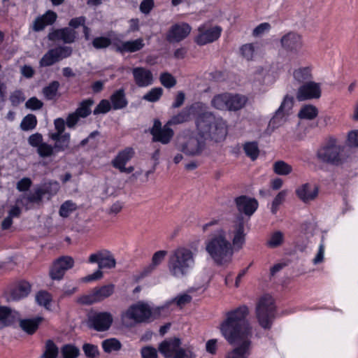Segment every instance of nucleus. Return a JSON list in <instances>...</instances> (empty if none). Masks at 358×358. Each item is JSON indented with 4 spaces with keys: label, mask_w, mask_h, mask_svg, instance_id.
Returning a JSON list of instances; mask_svg holds the SVG:
<instances>
[{
    "label": "nucleus",
    "mask_w": 358,
    "mask_h": 358,
    "mask_svg": "<svg viewBox=\"0 0 358 358\" xmlns=\"http://www.w3.org/2000/svg\"><path fill=\"white\" fill-rule=\"evenodd\" d=\"M248 308L241 306L227 313L226 320L220 327L222 336L231 345H234L226 358H248L251 350L252 327L246 317Z\"/></svg>",
    "instance_id": "obj_1"
},
{
    "label": "nucleus",
    "mask_w": 358,
    "mask_h": 358,
    "mask_svg": "<svg viewBox=\"0 0 358 358\" xmlns=\"http://www.w3.org/2000/svg\"><path fill=\"white\" fill-rule=\"evenodd\" d=\"M229 233L232 236V243L227 238V233L220 229L212 234L210 238L206 242V250L220 265L231 262L234 248L239 250L245 243L244 222L242 218L238 219L232 225Z\"/></svg>",
    "instance_id": "obj_2"
},
{
    "label": "nucleus",
    "mask_w": 358,
    "mask_h": 358,
    "mask_svg": "<svg viewBox=\"0 0 358 358\" xmlns=\"http://www.w3.org/2000/svg\"><path fill=\"white\" fill-rule=\"evenodd\" d=\"M195 127L198 136L206 141L208 140L220 142L227 135L226 121L220 116L215 115L213 112L207 110L206 107L195 117Z\"/></svg>",
    "instance_id": "obj_3"
},
{
    "label": "nucleus",
    "mask_w": 358,
    "mask_h": 358,
    "mask_svg": "<svg viewBox=\"0 0 358 358\" xmlns=\"http://www.w3.org/2000/svg\"><path fill=\"white\" fill-rule=\"evenodd\" d=\"M194 254L190 249L179 247L173 250L169 257V273L175 278H182L187 275L194 265Z\"/></svg>",
    "instance_id": "obj_4"
},
{
    "label": "nucleus",
    "mask_w": 358,
    "mask_h": 358,
    "mask_svg": "<svg viewBox=\"0 0 358 358\" xmlns=\"http://www.w3.org/2000/svg\"><path fill=\"white\" fill-rule=\"evenodd\" d=\"M154 318L153 308L149 304L142 301L130 306L121 316L123 324L127 327L148 322Z\"/></svg>",
    "instance_id": "obj_5"
},
{
    "label": "nucleus",
    "mask_w": 358,
    "mask_h": 358,
    "mask_svg": "<svg viewBox=\"0 0 358 358\" xmlns=\"http://www.w3.org/2000/svg\"><path fill=\"white\" fill-rule=\"evenodd\" d=\"M176 148L189 157L201 155L206 146V141L198 136L187 131L178 134L176 141Z\"/></svg>",
    "instance_id": "obj_6"
},
{
    "label": "nucleus",
    "mask_w": 358,
    "mask_h": 358,
    "mask_svg": "<svg viewBox=\"0 0 358 358\" xmlns=\"http://www.w3.org/2000/svg\"><path fill=\"white\" fill-rule=\"evenodd\" d=\"M345 147L336 138H330L317 150V159L327 164L333 165L342 164L345 161Z\"/></svg>",
    "instance_id": "obj_7"
},
{
    "label": "nucleus",
    "mask_w": 358,
    "mask_h": 358,
    "mask_svg": "<svg viewBox=\"0 0 358 358\" xmlns=\"http://www.w3.org/2000/svg\"><path fill=\"white\" fill-rule=\"evenodd\" d=\"M248 102V97L243 94L224 92L215 95L210 101L211 106L218 110L237 111Z\"/></svg>",
    "instance_id": "obj_8"
},
{
    "label": "nucleus",
    "mask_w": 358,
    "mask_h": 358,
    "mask_svg": "<svg viewBox=\"0 0 358 358\" xmlns=\"http://www.w3.org/2000/svg\"><path fill=\"white\" fill-rule=\"evenodd\" d=\"M273 299L268 294L262 296L256 306V317L264 329H270L275 317Z\"/></svg>",
    "instance_id": "obj_9"
},
{
    "label": "nucleus",
    "mask_w": 358,
    "mask_h": 358,
    "mask_svg": "<svg viewBox=\"0 0 358 358\" xmlns=\"http://www.w3.org/2000/svg\"><path fill=\"white\" fill-rule=\"evenodd\" d=\"M178 338H171L162 341L159 346V352L166 358H193L192 349L181 348Z\"/></svg>",
    "instance_id": "obj_10"
},
{
    "label": "nucleus",
    "mask_w": 358,
    "mask_h": 358,
    "mask_svg": "<svg viewBox=\"0 0 358 358\" xmlns=\"http://www.w3.org/2000/svg\"><path fill=\"white\" fill-rule=\"evenodd\" d=\"M73 50L71 47L60 45L49 50L40 59L41 67L50 66L59 61L71 55Z\"/></svg>",
    "instance_id": "obj_11"
},
{
    "label": "nucleus",
    "mask_w": 358,
    "mask_h": 358,
    "mask_svg": "<svg viewBox=\"0 0 358 358\" xmlns=\"http://www.w3.org/2000/svg\"><path fill=\"white\" fill-rule=\"evenodd\" d=\"M113 321V315L108 312H94L88 315V327L97 331L108 330Z\"/></svg>",
    "instance_id": "obj_12"
},
{
    "label": "nucleus",
    "mask_w": 358,
    "mask_h": 358,
    "mask_svg": "<svg viewBox=\"0 0 358 358\" xmlns=\"http://www.w3.org/2000/svg\"><path fill=\"white\" fill-rule=\"evenodd\" d=\"M166 122L163 127L159 120H155L150 134L152 136L153 142H159L164 145L169 143L174 136L173 130Z\"/></svg>",
    "instance_id": "obj_13"
},
{
    "label": "nucleus",
    "mask_w": 358,
    "mask_h": 358,
    "mask_svg": "<svg viewBox=\"0 0 358 358\" xmlns=\"http://www.w3.org/2000/svg\"><path fill=\"white\" fill-rule=\"evenodd\" d=\"M90 263H97L99 270L103 268H114L116 266V260L111 252L107 250L98 251L90 255L89 257Z\"/></svg>",
    "instance_id": "obj_14"
},
{
    "label": "nucleus",
    "mask_w": 358,
    "mask_h": 358,
    "mask_svg": "<svg viewBox=\"0 0 358 358\" xmlns=\"http://www.w3.org/2000/svg\"><path fill=\"white\" fill-rule=\"evenodd\" d=\"M206 108V105L201 102H196L190 106L184 108L178 114L172 116L167 122L170 125H176L189 122L193 112L202 111Z\"/></svg>",
    "instance_id": "obj_15"
},
{
    "label": "nucleus",
    "mask_w": 358,
    "mask_h": 358,
    "mask_svg": "<svg viewBox=\"0 0 358 358\" xmlns=\"http://www.w3.org/2000/svg\"><path fill=\"white\" fill-rule=\"evenodd\" d=\"M74 266V259L70 256H63L58 258L53 263L50 271V275L53 280H61L65 272L73 268Z\"/></svg>",
    "instance_id": "obj_16"
},
{
    "label": "nucleus",
    "mask_w": 358,
    "mask_h": 358,
    "mask_svg": "<svg viewBox=\"0 0 358 358\" xmlns=\"http://www.w3.org/2000/svg\"><path fill=\"white\" fill-rule=\"evenodd\" d=\"M321 96L320 84L310 81L301 85L296 92V99L299 101L318 99Z\"/></svg>",
    "instance_id": "obj_17"
},
{
    "label": "nucleus",
    "mask_w": 358,
    "mask_h": 358,
    "mask_svg": "<svg viewBox=\"0 0 358 358\" xmlns=\"http://www.w3.org/2000/svg\"><path fill=\"white\" fill-rule=\"evenodd\" d=\"M198 31L199 34L195 38V42L199 45H203L218 39L222 28L219 26L207 28L203 25L199 27Z\"/></svg>",
    "instance_id": "obj_18"
},
{
    "label": "nucleus",
    "mask_w": 358,
    "mask_h": 358,
    "mask_svg": "<svg viewBox=\"0 0 358 358\" xmlns=\"http://www.w3.org/2000/svg\"><path fill=\"white\" fill-rule=\"evenodd\" d=\"M134 151L131 148H127L120 152L112 161L113 166L122 173H130L134 171L133 166L125 167L126 164L133 157Z\"/></svg>",
    "instance_id": "obj_19"
},
{
    "label": "nucleus",
    "mask_w": 358,
    "mask_h": 358,
    "mask_svg": "<svg viewBox=\"0 0 358 358\" xmlns=\"http://www.w3.org/2000/svg\"><path fill=\"white\" fill-rule=\"evenodd\" d=\"M280 44L285 50L296 52L303 47V41L299 34L290 31L281 38Z\"/></svg>",
    "instance_id": "obj_20"
},
{
    "label": "nucleus",
    "mask_w": 358,
    "mask_h": 358,
    "mask_svg": "<svg viewBox=\"0 0 358 358\" xmlns=\"http://www.w3.org/2000/svg\"><path fill=\"white\" fill-rule=\"evenodd\" d=\"M131 73L136 85L139 87H146L153 83L152 73L145 67H135L131 69Z\"/></svg>",
    "instance_id": "obj_21"
},
{
    "label": "nucleus",
    "mask_w": 358,
    "mask_h": 358,
    "mask_svg": "<svg viewBox=\"0 0 358 358\" xmlns=\"http://www.w3.org/2000/svg\"><path fill=\"white\" fill-rule=\"evenodd\" d=\"M77 31L70 27L54 29L48 34V38L52 41H62L64 43H72L77 38Z\"/></svg>",
    "instance_id": "obj_22"
},
{
    "label": "nucleus",
    "mask_w": 358,
    "mask_h": 358,
    "mask_svg": "<svg viewBox=\"0 0 358 358\" xmlns=\"http://www.w3.org/2000/svg\"><path fill=\"white\" fill-rule=\"evenodd\" d=\"M191 27L186 23L173 25L169 31L166 38L171 43L180 42L190 33Z\"/></svg>",
    "instance_id": "obj_23"
},
{
    "label": "nucleus",
    "mask_w": 358,
    "mask_h": 358,
    "mask_svg": "<svg viewBox=\"0 0 358 358\" xmlns=\"http://www.w3.org/2000/svg\"><path fill=\"white\" fill-rule=\"evenodd\" d=\"M57 18V15L52 10H48L43 15L37 17L32 23L31 29L34 31H40L48 25H52Z\"/></svg>",
    "instance_id": "obj_24"
},
{
    "label": "nucleus",
    "mask_w": 358,
    "mask_h": 358,
    "mask_svg": "<svg viewBox=\"0 0 358 358\" xmlns=\"http://www.w3.org/2000/svg\"><path fill=\"white\" fill-rule=\"evenodd\" d=\"M236 203L239 212L246 215H252L258 207V202L256 199L241 196L236 199Z\"/></svg>",
    "instance_id": "obj_25"
},
{
    "label": "nucleus",
    "mask_w": 358,
    "mask_h": 358,
    "mask_svg": "<svg viewBox=\"0 0 358 358\" xmlns=\"http://www.w3.org/2000/svg\"><path fill=\"white\" fill-rule=\"evenodd\" d=\"M296 194L304 203L314 200L318 194V188L312 184L305 183L296 189Z\"/></svg>",
    "instance_id": "obj_26"
},
{
    "label": "nucleus",
    "mask_w": 358,
    "mask_h": 358,
    "mask_svg": "<svg viewBox=\"0 0 358 358\" xmlns=\"http://www.w3.org/2000/svg\"><path fill=\"white\" fill-rule=\"evenodd\" d=\"M294 99L292 96L285 95L279 108L276 110L271 122L275 123L276 121H284V118L287 116L294 106Z\"/></svg>",
    "instance_id": "obj_27"
},
{
    "label": "nucleus",
    "mask_w": 358,
    "mask_h": 358,
    "mask_svg": "<svg viewBox=\"0 0 358 358\" xmlns=\"http://www.w3.org/2000/svg\"><path fill=\"white\" fill-rule=\"evenodd\" d=\"M114 286L113 285H104L99 289H95L89 296L90 299L87 303H92L101 301L113 294Z\"/></svg>",
    "instance_id": "obj_28"
},
{
    "label": "nucleus",
    "mask_w": 358,
    "mask_h": 358,
    "mask_svg": "<svg viewBox=\"0 0 358 358\" xmlns=\"http://www.w3.org/2000/svg\"><path fill=\"white\" fill-rule=\"evenodd\" d=\"M166 255L167 251L166 250H159L155 252L152 257L151 263L143 269L141 273V276L144 277L152 273L162 263Z\"/></svg>",
    "instance_id": "obj_29"
},
{
    "label": "nucleus",
    "mask_w": 358,
    "mask_h": 358,
    "mask_svg": "<svg viewBox=\"0 0 358 358\" xmlns=\"http://www.w3.org/2000/svg\"><path fill=\"white\" fill-rule=\"evenodd\" d=\"M143 38H137L134 41H127L117 46V51L120 52H134L141 50L144 47Z\"/></svg>",
    "instance_id": "obj_30"
},
{
    "label": "nucleus",
    "mask_w": 358,
    "mask_h": 358,
    "mask_svg": "<svg viewBox=\"0 0 358 358\" xmlns=\"http://www.w3.org/2000/svg\"><path fill=\"white\" fill-rule=\"evenodd\" d=\"M43 321L42 317H36L31 319H24L20 321V327L29 334H33L38 328L39 324Z\"/></svg>",
    "instance_id": "obj_31"
},
{
    "label": "nucleus",
    "mask_w": 358,
    "mask_h": 358,
    "mask_svg": "<svg viewBox=\"0 0 358 358\" xmlns=\"http://www.w3.org/2000/svg\"><path fill=\"white\" fill-rule=\"evenodd\" d=\"M112 108L114 110H119L125 108L128 101L125 97L124 90L120 89L115 91L110 96Z\"/></svg>",
    "instance_id": "obj_32"
},
{
    "label": "nucleus",
    "mask_w": 358,
    "mask_h": 358,
    "mask_svg": "<svg viewBox=\"0 0 358 358\" xmlns=\"http://www.w3.org/2000/svg\"><path fill=\"white\" fill-rule=\"evenodd\" d=\"M260 48L258 43H246L241 46V52L247 60H252L260 52Z\"/></svg>",
    "instance_id": "obj_33"
},
{
    "label": "nucleus",
    "mask_w": 358,
    "mask_h": 358,
    "mask_svg": "<svg viewBox=\"0 0 358 358\" xmlns=\"http://www.w3.org/2000/svg\"><path fill=\"white\" fill-rule=\"evenodd\" d=\"M293 77L298 83H306L312 78V69L310 66L298 68L294 71Z\"/></svg>",
    "instance_id": "obj_34"
},
{
    "label": "nucleus",
    "mask_w": 358,
    "mask_h": 358,
    "mask_svg": "<svg viewBox=\"0 0 358 358\" xmlns=\"http://www.w3.org/2000/svg\"><path fill=\"white\" fill-rule=\"evenodd\" d=\"M318 115V109L313 105L307 104L303 106L298 113L300 119L312 120Z\"/></svg>",
    "instance_id": "obj_35"
},
{
    "label": "nucleus",
    "mask_w": 358,
    "mask_h": 358,
    "mask_svg": "<svg viewBox=\"0 0 358 358\" xmlns=\"http://www.w3.org/2000/svg\"><path fill=\"white\" fill-rule=\"evenodd\" d=\"M31 290V286L27 282H20L11 293V297L13 300H19L27 296Z\"/></svg>",
    "instance_id": "obj_36"
},
{
    "label": "nucleus",
    "mask_w": 358,
    "mask_h": 358,
    "mask_svg": "<svg viewBox=\"0 0 358 358\" xmlns=\"http://www.w3.org/2000/svg\"><path fill=\"white\" fill-rule=\"evenodd\" d=\"M59 354V349L55 343L48 340L45 343V350L41 358H57Z\"/></svg>",
    "instance_id": "obj_37"
},
{
    "label": "nucleus",
    "mask_w": 358,
    "mask_h": 358,
    "mask_svg": "<svg viewBox=\"0 0 358 358\" xmlns=\"http://www.w3.org/2000/svg\"><path fill=\"white\" fill-rule=\"evenodd\" d=\"M163 92L164 90L162 87L152 88L143 96V99L151 103L157 102L161 99Z\"/></svg>",
    "instance_id": "obj_38"
},
{
    "label": "nucleus",
    "mask_w": 358,
    "mask_h": 358,
    "mask_svg": "<svg viewBox=\"0 0 358 358\" xmlns=\"http://www.w3.org/2000/svg\"><path fill=\"white\" fill-rule=\"evenodd\" d=\"M102 348L107 353H110L114 351H118L121 349L122 344L116 338H109L102 341Z\"/></svg>",
    "instance_id": "obj_39"
},
{
    "label": "nucleus",
    "mask_w": 358,
    "mask_h": 358,
    "mask_svg": "<svg viewBox=\"0 0 358 358\" xmlns=\"http://www.w3.org/2000/svg\"><path fill=\"white\" fill-rule=\"evenodd\" d=\"M274 172L280 176H287L292 171V167L284 161H277L273 164Z\"/></svg>",
    "instance_id": "obj_40"
},
{
    "label": "nucleus",
    "mask_w": 358,
    "mask_h": 358,
    "mask_svg": "<svg viewBox=\"0 0 358 358\" xmlns=\"http://www.w3.org/2000/svg\"><path fill=\"white\" fill-rule=\"evenodd\" d=\"M62 358H77L80 355V350L71 344L64 345L61 348Z\"/></svg>",
    "instance_id": "obj_41"
},
{
    "label": "nucleus",
    "mask_w": 358,
    "mask_h": 358,
    "mask_svg": "<svg viewBox=\"0 0 358 358\" xmlns=\"http://www.w3.org/2000/svg\"><path fill=\"white\" fill-rule=\"evenodd\" d=\"M283 241L284 234L280 231H276L271 234L266 244L271 248H275L280 246Z\"/></svg>",
    "instance_id": "obj_42"
},
{
    "label": "nucleus",
    "mask_w": 358,
    "mask_h": 358,
    "mask_svg": "<svg viewBox=\"0 0 358 358\" xmlns=\"http://www.w3.org/2000/svg\"><path fill=\"white\" fill-rule=\"evenodd\" d=\"M37 124L36 117L33 114L26 115L20 123V128L23 131L34 129Z\"/></svg>",
    "instance_id": "obj_43"
},
{
    "label": "nucleus",
    "mask_w": 358,
    "mask_h": 358,
    "mask_svg": "<svg viewBox=\"0 0 358 358\" xmlns=\"http://www.w3.org/2000/svg\"><path fill=\"white\" fill-rule=\"evenodd\" d=\"M59 87V83L58 81H52L48 86L43 89V93L44 96L48 99H53L58 91V88Z\"/></svg>",
    "instance_id": "obj_44"
},
{
    "label": "nucleus",
    "mask_w": 358,
    "mask_h": 358,
    "mask_svg": "<svg viewBox=\"0 0 358 358\" xmlns=\"http://www.w3.org/2000/svg\"><path fill=\"white\" fill-rule=\"evenodd\" d=\"M244 151L252 160H255L259 156V150L256 142H248L243 146Z\"/></svg>",
    "instance_id": "obj_45"
},
{
    "label": "nucleus",
    "mask_w": 358,
    "mask_h": 358,
    "mask_svg": "<svg viewBox=\"0 0 358 358\" xmlns=\"http://www.w3.org/2000/svg\"><path fill=\"white\" fill-rule=\"evenodd\" d=\"M94 103L92 99H87L80 103L76 112L80 117H86L91 113L90 107Z\"/></svg>",
    "instance_id": "obj_46"
},
{
    "label": "nucleus",
    "mask_w": 358,
    "mask_h": 358,
    "mask_svg": "<svg viewBox=\"0 0 358 358\" xmlns=\"http://www.w3.org/2000/svg\"><path fill=\"white\" fill-rule=\"evenodd\" d=\"M76 208L77 205L75 203L71 201H66L62 204L59 208V215L63 217H67Z\"/></svg>",
    "instance_id": "obj_47"
},
{
    "label": "nucleus",
    "mask_w": 358,
    "mask_h": 358,
    "mask_svg": "<svg viewBox=\"0 0 358 358\" xmlns=\"http://www.w3.org/2000/svg\"><path fill=\"white\" fill-rule=\"evenodd\" d=\"M159 80L162 85L166 88H171L176 85V78L169 73L165 72L160 75Z\"/></svg>",
    "instance_id": "obj_48"
},
{
    "label": "nucleus",
    "mask_w": 358,
    "mask_h": 358,
    "mask_svg": "<svg viewBox=\"0 0 358 358\" xmlns=\"http://www.w3.org/2000/svg\"><path fill=\"white\" fill-rule=\"evenodd\" d=\"M70 143V134L66 133L55 142L54 148L58 151H63L69 148Z\"/></svg>",
    "instance_id": "obj_49"
},
{
    "label": "nucleus",
    "mask_w": 358,
    "mask_h": 358,
    "mask_svg": "<svg viewBox=\"0 0 358 358\" xmlns=\"http://www.w3.org/2000/svg\"><path fill=\"white\" fill-rule=\"evenodd\" d=\"M54 147L46 143H43L38 148L37 152L41 157H50L54 153Z\"/></svg>",
    "instance_id": "obj_50"
},
{
    "label": "nucleus",
    "mask_w": 358,
    "mask_h": 358,
    "mask_svg": "<svg viewBox=\"0 0 358 358\" xmlns=\"http://www.w3.org/2000/svg\"><path fill=\"white\" fill-rule=\"evenodd\" d=\"M36 300L39 305L48 308V306L50 304L52 298L48 292L41 291L36 294Z\"/></svg>",
    "instance_id": "obj_51"
},
{
    "label": "nucleus",
    "mask_w": 358,
    "mask_h": 358,
    "mask_svg": "<svg viewBox=\"0 0 358 358\" xmlns=\"http://www.w3.org/2000/svg\"><path fill=\"white\" fill-rule=\"evenodd\" d=\"M112 108V106L109 101L106 99L101 100L99 103L94 108L93 113L94 115H98L100 113H108Z\"/></svg>",
    "instance_id": "obj_52"
},
{
    "label": "nucleus",
    "mask_w": 358,
    "mask_h": 358,
    "mask_svg": "<svg viewBox=\"0 0 358 358\" xmlns=\"http://www.w3.org/2000/svg\"><path fill=\"white\" fill-rule=\"evenodd\" d=\"M60 188L59 184L57 181H51L47 184H45L43 187L41 188L44 191V194H48L50 195H55L57 193Z\"/></svg>",
    "instance_id": "obj_53"
},
{
    "label": "nucleus",
    "mask_w": 358,
    "mask_h": 358,
    "mask_svg": "<svg viewBox=\"0 0 358 358\" xmlns=\"http://www.w3.org/2000/svg\"><path fill=\"white\" fill-rule=\"evenodd\" d=\"M287 195V191L282 190L280 192L272 202L271 212L275 214L277 212L278 206L283 202Z\"/></svg>",
    "instance_id": "obj_54"
},
{
    "label": "nucleus",
    "mask_w": 358,
    "mask_h": 358,
    "mask_svg": "<svg viewBox=\"0 0 358 358\" xmlns=\"http://www.w3.org/2000/svg\"><path fill=\"white\" fill-rule=\"evenodd\" d=\"M83 350L85 355L88 357L94 358L99 354L97 346L90 343L84 344Z\"/></svg>",
    "instance_id": "obj_55"
},
{
    "label": "nucleus",
    "mask_w": 358,
    "mask_h": 358,
    "mask_svg": "<svg viewBox=\"0 0 358 358\" xmlns=\"http://www.w3.org/2000/svg\"><path fill=\"white\" fill-rule=\"evenodd\" d=\"M111 43L110 40L106 37H96L92 41L93 46L96 49L106 48Z\"/></svg>",
    "instance_id": "obj_56"
},
{
    "label": "nucleus",
    "mask_w": 358,
    "mask_h": 358,
    "mask_svg": "<svg viewBox=\"0 0 358 358\" xmlns=\"http://www.w3.org/2000/svg\"><path fill=\"white\" fill-rule=\"evenodd\" d=\"M44 195V191L41 188H38L34 193L29 194L26 199L29 203H38L42 200Z\"/></svg>",
    "instance_id": "obj_57"
},
{
    "label": "nucleus",
    "mask_w": 358,
    "mask_h": 358,
    "mask_svg": "<svg viewBox=\"0 0 358 358\" xmlns=\"http://www.w3.org/2000/svg\"><path fill=\"white\" fill-rule=\"evenodd\" d=\"M43 106V102L35 96L28 99L25 103L26 108L32 110H39Z\"/></svg>",
    "instance_id": "obj_58"
},
{
    "label": "nucleus",
    "mask_w": 358,
    "mask_h": 358,
    "mask_svg": "<svg viewBox=\"0 0 358 358\" xmlns=\"http://www.w3.org/2000/svg\"><path fill=\"white\" fill-rule=\"evenodd\" d=\"M24 99L25 98L23 93L20 90L14 91L10 95V101L14 106H18L20 103L23 102Z\"/></svg>",
    "instance_id": "obj_59"
},
{
    "label": "nucleus",
    "mask_w": 358,
    "mask_h": 358,
    "mask_svg": "<svg viewBox=\"0 0 358 358\" xmlns=\"http://www.w3.org/2000/svg\"><path fill=\"white\" fill-rule=\"evenodd\" d=\"M11 314V310L6 306H0V325L6 326Z\"/></svg>",
    "instance_id": "obj_60"
},
{
    "label": "nucleus",
    "mask_w": 358,
    "mask_h": 358,
    "mask_svg": "<svg viewBox=\"0 0 358 358\" xmlns=\"http://www.w3.org/2000/svg\"><path fill=\"white\" fill-rule=\"evenodd\" d=\"M347 144L352 148H358V130H353L348 133Z\"/></svg>",
    "instance_id": "obj_61"
},
{
    "label": "nucleus",
    "mask_w": 358,
    "mask_h": 358,
    "mask_svg": "<svg viewBox=\"0 0 358 358\" xmlns=\"http://www.w3.org/2000/svg\"><path fill=\"white\" fill-rule=\"evenodd\" d=\"M32 182L29 178H23L17 182L16 188L20 192L27 191L31 186Z\"/></svg>",
    "instance_id": "obj_62"
},
{
    "label": "nucleus",
    "mask_w": 358,
    "mask_h": 358,
    "mask_svg": "<svg viewBox=\"0 0 358 358\" xmlns=\"http://www.w3.org/2000/svg\"><path fill=\"white\" fill-rule=\"evenodd\" d=\"M141 353L142 358H157L156 349L150 346L143 348Z\"/></svg>",
    "instance_id": "obj_63"
},
{
    "label": "nucleus",
    "mask_w": 358,
    "mask_h": 358,
    "mask_svg": "<svg viewBox=\"0 0 358 358\" xmlns=\"http://www.w3.org/2000/svg\"><path fill=\"white\" fill-rule=\"evenodd\" d=\"M28 143L31 146L38 148L43 143V136L39 133H35L29 137Z\"/></svg>",
    "instance_id": "obj_64"
}]
</instances>
